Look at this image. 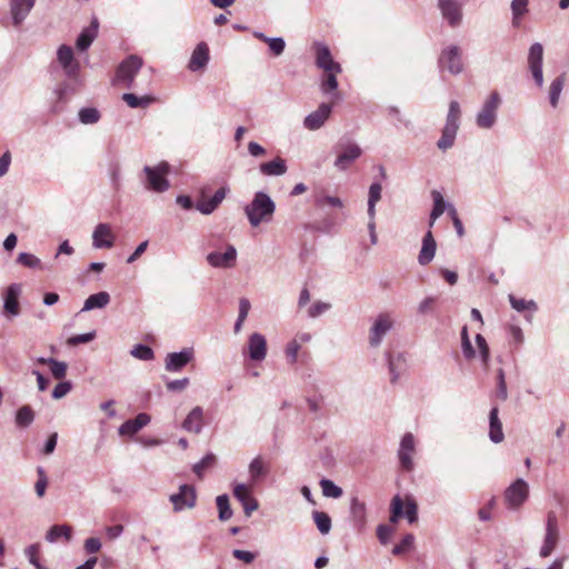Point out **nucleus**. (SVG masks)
I'll use <instances>...</instances> for the list:
<instances>
[{
    "instance_id": "1",
    "label": "nucleus",
    "mask_w": 569,
    "mask_h": 569,
    "mask_svg": "<svg viewBox=\"0 0 569 569\" xmlns=\"http://www.w3.org/2000/svg\"><path fill=\"white\" fill-rule=\"evenodd\" d=\"M274 211V202L269 194L262 191L256 192L252 201L244 208V213L252 227L271 221Z\"/></svg>"
},
{
    "instance_id": "2",
    "label": "nucleus",
    "mask_w": 569,
    "mask_h": 569,
    "mask_svg": "<svg viewBox=\"0 0 569 569\" xmlns=\"http://www.w3.org/2000/svg\"><path fill=\"white\" fill-rule=\"evenodd\" d=\"M460 119V107L456 100H452L449 104V112L447 116V122L442 130V134L438 141V147L441 150H447L453 144L457 131L459 129Z\"/></svg>"
},
{
    "instance_id": "3",
    "label": "nucleus",
    "mask_w": 569,
    "mask_h": 569,
    "mask_svg": "<svg viewBox=\"0 0 569 569\" xmlns=\"http://www.w3.org/2000/svg\"><path fill=\"white\" fill-rule=\"evenodd\" d=\"M170 167L167 162H161L156 167H144L147 176V188L154 192H164L169 189L170 183L167 179Z\"/></svg>"
},
{
    "instance_id": "4",
    "label": "nucleus",
    "mask_w": 569,
    "mask_h": 569,
    "mask_svg": "<svg viewBox=\"0 0 569 569\" xmlns=\"http://www.w3.org/2000/svg\"><path fill=\"white\" fill-rule=\"evenodd\" d=\"M559 541L558 518L555 511H549L546 518V533L539 555L542 558L550 557Z\"/></svg>"
},
{
    "instance_id": "5",
    "label": "nucleus",
    "mask_w": 569,
    "mask_h": 569,
    "mask_svg": "<svg viewBox=\"0 0 569 569\" xmlns=\"http://www.w3.org/2000/svg\"><path fill=\"white\" fill-rule=\"evenodd\" d=\"M529 496L528 483L518 479L505 489L503 499L509 508L517 509L522 506Z\"/></svg>"
},
{
    "instance_id": "6",
    "label": "nucleus",
    "mask_w": 569,
    "mask_h": 569,
    "mask_svg": "<svg viewBox=\"0 0 569 569\" xmlns=\"http://www.w3.org/2000/svg\"><path fill=\"white\" fill-rule=\"evenodd\" d=\"M403 506L405 502L400 496H395L391 501V522L397 523L399 519L403 516ZM417 503L412 498L406 499V517L409 523H413L417 521Z\"/></svg>"
},
{
    "instance_id": "7",
    "label": "nucleus",
    "mask_w": 569,
    "mask_h": 569,
    "mask_svg": "<svg viewBox=\"0 0 569 569\" xmlns=\"http://www.w3.org/2000/svg\"><path fill=\"white\" fill-rule=\"evenodd\" d=\"M500 103V96L498 92L490 93V97L486 100L481 111L477 117V124L479 128L489 129L496 121V111Z\"/></svg>"
},
{
    "instance_id": "8",
    "label": "nucleus",
    "mask_w": 569,
    "mask_h": 569,
    "mask_svg": "<svg viewBox=\"0 0 569 569\" xmlns=\"http://www.w3.org/2000/svg\"><path fill=\"white\" fill-rule=\"evenodd\" d=\"M141 64V58H138L137 56H129L118 67L116 80L126 87H130L134 74L140 69Z\"/></svg>"
},
{
    "instance_id": "9",
    "label": "nucleus",
    "mask_w": 569,
    "mask_h": 569,
    "mask_svg": "<svg viewBox=\"0 0 569 569\" xmlns=\"http://www.w3.org/2000/svg\"><path fill=\"white\" fill-rule=\"evenodd\" d=\"M170 501L173 505V511L178 512L184 508H193L197 501V493L194 487L181 486L179 492L170 496Z\"/></svg>"
},
{
    "instance_id": "10",
    "label": "nucleus",
    "mask_w": 569,
    "mask_h": 569,
    "mask_svg": "<svg viewBox=\"0 0 569 569\" xmlns=\"http://www.w3.org/2000/svg\"><path fill=\"white\" fill-rule=\"evenodd\" d=\"M228 193V187H220L214 194L209 198L206 193V189L201 191L200 198L197 200L196 208L202 214H210L216 210Z\"/></svg>"
},
{
    "instance_id": "11",
    "label": "nucleus",
    "mask_w": 569,
    "mask_h": 569,
    "mask_svg": "<svg viewBox=\"0 0 569 569\" xmlns=\"http://www.w3.org/2000/svg\"><path fill=\"white\" fill-rule=\"evenodd\" d=\"M116 234L108 223H98L92 233V244L97 249H111L114 246Z\"/></svg>"
},
{
    "instance_id": "12",
    "label": "nucleus",
    "mask_w": 569,
    "mask_h": 569,
    "mask_svg": "<svg viewBox=\"0 0 569 569\" xmlns=\"http://www.w3.org/2000/svg\"><path fill=\"white\" fill-rule=\"evenodd\" d=\"M316 50V63L318 68L322 69V71H336L341 72V66L339 62L335 61L333 56L331 54L328 47L322 43L315 44Z\"/></svg>"
},
{
    "instance_id": "13",
    "label": "nucleus",
    "mask_w": 569,
    "mask_h": 569,
    "mask_svg": "<svg viewBox=\"0 0 569 569\" xmlns=\"http://www.w3.org/2000/svg\"><path fill=\"white\" fill-rule=\"evenodd\" d=\"M438 7L445 20L452 27L459 26L462 19L461 3L458 0H439Z\"/></svg>"
},
{
    "instance_id": "14",
    "label": "nucleus",
    "mask_w": 569,
    "mask_h": 569,
    "mask_svg": "<svg viewBox=\"0 0 569 569\" xmlns=\"http://www.w3.org/2000/svg\"><path fill=\"white\" fill-rule=\"evenodd\" d=\"M528 63H529V68L531 70V73H532L536 84L538 87H541L543 83L542 69H541L542 47L539 43H535L531 46V48L529 50V56H528Z\"/></svg>"
},
{
    "instance_id": "15",
    "label": "nucleus",
    "mask_w": 569,
    "mask_h": 569,
    "mask_svg": "<svg viewBox=\"0 0 569 569\" xmlns=\"http://www.w3.org/2000/svg\"><path fill=\"white\" fill-rule=\"evenodd\" d=\"M362 153L361 148L356 143H347L342 147L335 161V167L338 170H346L350 163L356 161Z\"/></svg>"
},
{
    "instance_id": "16",
    "label": "nucleus",
    "mask_w": 569,
    "mask_h": 569,
    "mask_svg": "<svg viewBox=\"0 0 569 569\" xmlns=\"http://www.w3.org/2000/svg\"><path fill=\"white\" fill-rule=\"evenodd\" d=\"M330 113L331 104L326 102L321 103L315 112L310 113L305 118V128L311 131L320 129L325 124L326 120L329 118Z\"/></svg>"
},
{
    "instance_id": "17",
    "label": "nucleus",
    "mask_w": 569,
    "mask_h": 569,
    "mask_svg": "<svg viewBox=\"0 0 569 569\" xmlns=\"http://www.w3.org/2000/svg\"><path fill=\"white\" fill-rule=\"evenodd\" d=\"M233 495L242 503L247 516H250L252 511L257 510L258 501L252 496L251 486L237 485L233 489Z\"/></svg>"
},
{
    "instance_id": "18",
    "label": "nucleus",
    "mask_w": 569,
    "mask_h": 569,
    "mask_svg": "<svg viewBox=\"0 0 569 569\" xmlns=\"http://www.w3.org/2000/svg\"><path fill=\"white\" fill-rule=\"evenodd\" d=\"M237 259V250L233 246H227V251L223 253H218V251H212L208 253L207 260L212 267L217 268H229L232 267Z\"/></svg>"
},
{
    "instance_id": "19",
    "label": "nucleus",
    "mask_w": 569,
    "mask_h": 569,
    "mask_svg": "<svg viewBox=\"0 0 569 569\" xmlns=\"http://www.w3.org/2000/svg\"><path fill=\"white\" fill-rule=\"evenodd\" d=\"M34 3L36 0H11L10 13L13 24H21L34 7Z\"/></svg>"
},
{
    "instance_id": "20",
    "label": "nucleus",
    "mask_w": 569,
    "mask_h": 569,
    "mask_svg": "<svg viewBox=\"0 0 569 569\" xmlns=\"http://www.w3.org/2000/svg\"><path fill=\"white\" fill-rule=\"evenodd\" d=\"M439 62L442 69H448L452 74H457L462 70L461 56L456 47L445 50Z\"/></svg>"
},
{
    "instance_id": "21",
    "label": "nucleus",
    "mask_w": 569,
    "mask_h": 569,
    "mask_svg": "<svg viewBox=\"0 0 569 569\" xmlns=\"http://www.w3.org/2000/svg\"><path fill=\"white\" fill-rule=\"evenodd\" d=\"M392 325L393 321L388 315H380L370 330V345L373 347L378 346L382 336L392 328Z\"/></svg>"
},
{
    "instance_id": "22",
    "label": "nucleus",
    "mask_w": 569,
    "mask_h": 569,
    "mask_svg": "<svg viewBox=\"0 0 569 569\" xmlns=\"http://www.w3.org/2000/svg\"><path fill=\"white\" fill-rule=\"evenodd\" d=\"M151 421V416L147 412H139L133 419H129L123 422L119 428L121 436H133L144 426H148Z\"/></svg>"
},
{
    "instance_id": "23",
    "label": "nucleus",
    "mask_w": 569,
    "mask_h": 569,
    "mask_svg": "<svg viewBox=\"0 0 569 569\" xmlns=\"http://www.w3.org/2000/svg\"><path fill=\"white\" fill-rule=\"evenodd\" d=\"M249 357L253 361H262L268 351V345L261 333H251L248 340Z\"/></svg>"
},
{
    "instance_id": "24",
    "label": "nucleus",
    "mask_w": 569,
    "mask_h": 569,
    "mask_svg": "<svg viewBox=\"0 0 569 569\" xmlns=\"http://www.w3.org/2000/svg\"><path fill=\"white\" fill-rule=\"evenodd\" d=\"M193 358V351L191 349H183L180 352L169 353L166 358V370L168 372H178Z\"/></svg>"
},
{
    "instance_id": "25",
    "label": "nucleus",
    "mask_w": 569,
    "mask_h": 569,
    "mask_svg": "<svg viewBox=\"0 0 569 569\" xmlns=\"http://www.w3.org/2000/svg\"><path fill=\"white\" fill-rule=\"evenodd\" d=\"M415 452V440L411 433L403 436L399 449V459L402 468L410 471L413 467L412 453Z\"/></svg>"
},
{
    "instance_id": "26",
    "label": "nucleus",
    "mask_w": 569,
    "mask_h": 569,
    "mask_svg": "<svg viewBox=\"0 0 569 569\" xmlns=\"http://www.w3.org/2000/svg\"><path fill=\"white\" fill-rule=\"evenodd\" d=\"M437 251V242L431 230L427 231L422 238L421 249L418 254V262L422 266L430 263Z\"/></svg>"
},
{
    "instance_id": "27",
    "label": "nucleus",
    "mask_w": 569,
    "mask_h": 569,
    "mask_svg": "<svg viewBox=\"0 0 569 569\" xmlns=\"http://www.w3.org/2000/svg\"><path fill=\"white\" fill-rule=\"evenodd\" d=\"M58 61L64 68L69 77H76L79 70V63L74 61L73 51L70 47L61 46L57 53Z\"/></svg>"
},
{
    "instance_id": "28",
    "label": "nucleus",
    "mask_w": 569,
    "mask_h": 569,
    "mask_svg": "<svg viewBox=\"0 0 569 569\" xmlns=\"http://www.w3.org/2000/svg\"><path fill=\"white\" fill-rule=\"evenodd\" d=\"M209 57V48L207 43L200 42L194 49L187 67H189L191 71H201L206 68Z\"/></svg>"
},
{
    "instance_id": "29",
    "label": "nucleus",
    "mask_w": 569,
    "mask_h": 569,
    "mask_svg": "<svg viewBox=\"0 0 569 569\" xmlns=\"http://www.w3.org/2000/svg\"><path fill=\"white\" fill-rule=\"evenodd\" d=\"M20 295V286L11 284L8 287L6 296H4V311L8 315L17 316L20 312L19 307V298Z\"/></svg>"
},
{
    "instance_id": "30",
    "label": "nucleus",
    "mask_w": 569,
    "mask_h": 569,
    "mask_svg": "<svg viewBox=\"0 0 569 569\" xmlns=\"http://www.w3.org/2000/svg\"><path fill=\"white\" fill-rule=\"evenodd\" d=\"M203 423V411L200 407L194 408L182 421V428L189 432H200Z\"/></svg>"
},
{
    "instance_id": "31",
    "label": "nucleus",
    "mask_w": 569,
    "mask_h": 569,
    "mask_svg": "<svg viewBox=\"0 0 569 569\" xmlns=\"http://www.w3.org/2000/svg\"><path fill=\"white\" fill-rule=\"evenodd\" d=\"M260 173L267 177H279L287 172L286 161L282 158H276L270 162L261 163L259 167Z\"/></svg>"
},
{
    "instance_id": "32",
    "label": "nucleus",
    "mask_w": 569,
    "mask_h": 569,
    "mask_svg": "<svg viewBox=\"0 0 569 569\" xmlns=\"http://www.w3.org/2000/svg\"><path fill=\"white\" fill-rule=\"evenodd\" d=\"M489 437L492 442L499 443L503 440L501 422L498 418V408L493 407L489 413Z\"/></svg>"
},
{
    "instance_id": "33",
    "label": "nucleus",
    "mask_w": 569,
    "mask_h": 569,
    "mask_svg": "<svg viewBox=\"0 0 569 569\" xmlns=\"http://www.w3.org/2000/svg\"><path fill=\"white\" fill-rule=\"evenodd\" d=\"M269 470L268 462H264L260 456H257L249 465L251 481L253 483L257 482L259 478L264 477Z\"/></svg>"
},
{
    "instance_id": "34",
    "label": "nucleus",
    "mask_w": 569,
    "mask_h": 569,
    "mask_svg": "<svg viewBox=\"0 0 569 569\" xmlns=\"http://www.w3.org/2000/svg\"><path fill=\"white\" fill-rule=\"evenodd\" d=\"M110 302V295L108 291H99L98 293L90 295L83 306V310H91L94 308L106 307Z\"/></svg>"
},
{
    "instance_id": "35",
    "label": "nucleus",
    "mask_w": 569,
    "mask_h": 569,
    "mask_svg": "<svg viewBox=\"0 0 569 569\" xmlns=\"http://www.w3.org/2000/svg\"><path fill=\"white\" fill-rule=\"evenodd\" d=\"M60 537H63L67 539V541H70L72 538V527L62 525V526H53L51 527L46 535V539L49 542L57 541Z\"/></svg>"
},
{
    "instance_id": "36",
    "label": "nucleus",
    "mask_w": 569,
    "mask_h": 569,
    "mask_svg": "<svg viewBox=\"0 0 569 569\" xmlns=\"http://www.w3.org/2000/svg\"><path fill=\"white\" fill-rule=\"evenodd\" d=\"M432 198L435 201V207L431 211V216H429V227H433L436 220L440 218L446 210V203L440 191L433 190Z\"/></svg>"
},
{
    "instance_id": "37",
    "label": "nucleus",
    "mask_w": 569,
    "mask_h": 569,
    "mask_svg": "<svg viewBox=\"0 0 569 569\" xmlns=\"http://www.w3.org/2000/svg\"><path fill=\"white\" fill-rule=\"evenodd\" d=\"M565 83H566L565 74H561L551 81V87H549V102H551V104L553 107L558 106V101L560 99V94L563 90Z\"/></svg>"
},
{
    "instance_id": "38",
    "label": "nucleus",
    "mask_w": 569,
    "mask_h": 569,
    "mask_svg": "<svg viewBox=\"0 0 569 569\" xmlns=\"http://www.w3.org/2000/svg\"><path fill=\"white\" fill-rule=\"evenodd\" d=\"M34 420V411L30 406L21 407L16 412V423L20 428L29 427Z\"/></svg>"
},
{
    "instance_id": "39",
    "label": "nucleus",
    "mask_w": 569,
    "mask_h": 569,
    "mask_svg": "<svg viewBox=\"0 0 569 569\" xmlns=\"http://www.w3.org/2000/svg\"><path fill=\"white\" fill-rule=\"evenodd\" d=\"M216 503L218 508V517L220 521H228L232 517V509L230 507V501L226 495H220L216 498Z\"/></svg>"
},
{
    "instance_id": "40",
    "label": "nucleus",
    "mask_w": 569,
    "mask_h": 569,
    "mask_svg": "<svg viewBox=\"0 0 569 569\" xmlns=\"http://www.w3.org/2000/svg\"><path fill=\"white\" fill-rule=\"evenodd\" d=\"M122 99L127 102L130 108H146L154 101L152 96H141L138 98L134 93H124Z\"/></svg>"
},
{
    "instance_id": "41",
    "label": "nucleus",
    "mask_w": 569,
    "mask_h": 569,
    "mask_svg": "<svg viewBox=\"0 0 569 569\" xmlns=\"http://www.w3.org/2000/svg\"><path fill=\"white\" fill-rule=\"evenodd\" d=\"M340 72L325 71L321 79V89L325 93H330L337 90L338 81L337 76Z\"/></svg>"
},
{
    "instance_id": "42",
    "label": "nucleus",
    "mask_w": 569,
    "mask_h": 569,
    "mask_svg": "<svg viewBox=\"0 0 569 569\" xmlns=\"http://www.w3.org/2000/svg\"><path fill=\"white\" fill-rule=\"evenodd\" d=\"M381 198V186L375 182L369 188L368 216L375 217V206Z\"/></svg>"
},
{
    "instance_id": "43",
    "label": "nucleus",
    "mask_w": 569,
    "mask_h": 569,
    "mask_svg": "<svg viewBox=\"0 0 569 569\" xmlns=\"http://www.w3.org/2000/svg\"><path fill=\"white\" fill-rule=\"evenodd\" d=\"M509 302H511L512 307L518 311H535L537 309V305L532 300H526L523 298H517L516 296H509Z\"/></svg>"
},
{
    "instance_id": "44",
    "label": "nucleus",
    "mask_w": 569,
    "mask_h": 569,
    "mask_svg": "<svg viewBox=\"0 0 569 569\" xmlns=\"http://www.w3.org/2000/svg\"><path fill=\"white\" fill-rule=\"evenodd\" d=\"M79 119L83 124H93L99 121L100 113L96 108H82L79 111Z\"/></svg>"
},
{
    "instance_id": "45",
    "label": "nucleus",
    "mask_w": 569,
    "mask_h": 569,
    "mask_svg": "<svg viewBox=\"0 0 569 569\" xmlns=\"http://www.w3.org/2000/svg\"><path fill=\"white\" fill-rule=\"evenodd\" d=\"M131 356L139 360H152L154 358V352L151 347L146 345H137L131 350Z\"/></svg>"
},
{
    "instance_id": "46",
    "label": "nucleus",
    "mask_w": 569,
    "mask_h": 569,
    "mask_svg": "<svg viewBox=\"0 0 569 569\" xmlns=\"http://www.w3.org/2000/svg\"><path fill=\"white\" fill-rule=\"evenodd\" d=\"M313 518L318 530L322 533H328L331 528L330 517L326 512L315 511Z\"/></svg>"
},
{
    "instance_id": "47",
    "label": "nucleus",
    "mask_w": 569,
    "mask_h": 569,
    "mask_svg": "<svg viewBox=\"0 0 569 569\" xmlns=\"http://www.w3.org/2000/svg\"><path fill=\"white\" fill-rule=\"evenodd\" d=\"M351 512L358 522L363 523L366 520V503L355 497L351 502Z\"/></svg>"
},
{
    "instance_id": "48",
    "label": "nucleus",
    "mask_w": 569,
    "mask_h": 569,
    "mask_svg": "<svg viewBox=\"0 0 569 569\" xmlns=\"http://www.w3.org/2000/svg\"><path fill=\"white\" fill-rule=\"evenodd\" d=\"M17 261L28 268H42L41 260L33 253H20L18 254Z\"/></svg>"
},
{
    "instance_id": "49",
    "label": "nucleus",
    "mask_w": 569,
    "mask_h": 569,
    "mask_svg": "<svg viewBox=\"0 0 569 569\" xmlns=\"http://www.w3.org/2000/svg\"><path fill=\"white\" fill-rule=\"evenodd\" d=\"M461 349L465 358L472 359L476 356V351L473 349L472 343L470 342V338L467 335L466 327L461 330Z\"/></svg>"
},
{
    "instance_id": "50",
    "label": "nucleus",
    "mask_w": 569,
    "mask_h": 569,
    "mask_svg": "<svg viewBox=\"0 0 569 569\" xmlns=\"http://www.w3.org/2000/svg\"><path fill=\"white\" fill-rule=\"evenodd\" d=\"M413 539H415L413 535H411V533L406 535L402 538V540L398 545L395 546L392 553L395 556H401V555L408 552L413 545Z\"/></svg>"
},
{
    "instance_id": "51",
    "label": "nucleus",
    "mask_w": 569,
    "mask_h": 569,
    "mask_svg": "<svg viewBox=\"0 0 569 569\" xmlns=\"http://www.w3.org/2000/svg\"><path fill=\"white\" fill-rule=\"evenodd\" d=\"M216 462V457L212 453L206 455L200 462L196 463L193 467L194 473H197L198 477H202L206 469L212 467Z\"/></svg>"
},
{
    "instance_id": "52",
    "label": "nucleus",
    "mask_w": 569,
    "mask_h": 569,
    "mask_svg": "<svg viewBox=\"0 0 569 569\" xmlns=\"http://www.w3.org/2000/svg\"><path fill=\"white\" fill-rule=\"evenodd\" d=\"M249 310H250V302L248 299L246 298H241L240 299V305H239V317H238V321L236 323V327H234V331L236 332H240L241 330V327H242V323L244 322L248 313H249Z\"/></svg>"
},
{
    "instance_id": "53",
    "label": "nucleus",
    "mask_w": 569,
    "mask_h": 569,
    "mask_svg": "<svg viewBox=\"0 0 569 569\" xmlns=\"http://www.w3.org/2000/svg\"><path fill=\"white\" fill-rule=\"evenodd\" d=\"M320 486L323 495L327 497L338 498L342 495V489L337 487L331 480L323 479Z\"/></svg>"
},
{
    "instance_id": "54",
    "label": "nucleus",
    "mask_w": 569,
    "mask_h": 569,
    "mask_svg": "<svg viewBox=\"0 0 569 569\" xmlns=\"http://www.w3.org/2000/svg\"><path fill=\"white\" fill-rule=\"evenodd\" d=\"M263 42L269 44L270 51L274 56H280L284 50L283 38H260Z\"/></svg>"
},
{
    "instance_id": "55",
    "label": "nucleus",
    "mask_w": 569,
    "mask_h": 569,
    "mask_svg": "<svg viewBox=\"0 0 569 569\" xmlns=\"http://www.w3.org/2000/svg\"><path fill=\"white\" fill-rule=\"evenodd\" d=\"M496 397L505 401L507 399V387L505 381V373L501 369H498L497 371V391Z\"/></svg>"
},
{
    "instance_id": "56",
    "label": "nucleus",
    "mask_w": 569,
    "mask_h": 569,
    "mask_svg": "<svg viewBox=\"0 0 569 569\" xmlns=\"http://www.w3.org/2000/svg\"><path fill=\"white\" fill-rule=\"evenodd\" d=\"M38 481L36 482V492L39 497H43L48 487V479L46 476V471L43 468L39 467L38 470Z\"/></svg>"
},
{
    "instance_id": "57",
    "label": "nucleus",
    "mask_w": 569,
    "mask_h": 569,
    "mask_svg": "<svg viewBox=\"0 0 569 569\" xmlns=\"http://www.w3.org/2000/svg\"><path fill=\"white\" fill-rule=\"evenodd\" d=\"M49 368L56 379H62L68 370V366L64 362H60L54 359L53 361H49Z\"/></svg>"
},
{
    "instance_id": "58",
    "label": "nucleus",
    "mask_w": 569,
    "mask_h": 569,
    "mask_svg": "<svg viewBox=\"0 0 569 569\" xmlns=\"http://www.w3.org/2000/svg\"><path fill=\"white\" fill-rule=\"evenodd\" d=\"M39 553L40 546L38 543L31 545L24 549V555L29 558V561L37 567V569H42L39 563Z\"/></svg>"
},
{
    "instance_id": "59",
    "label": "nucleus",
    "mask_w": 569,
    "mask_h": 569,
    "mask_svg": "<svg viewBox=\"0 0 569 569\" xmlns=\"http://www.w3.org/2000/svg\"><path fill=\"white\" fill-rule=\"evenodd\" d=\"M316 204L318 207H336V208H342V201L337 197H330V196H318L316 198Z\"/></svg>"
},
{
    "instance_id": "60",
    "label": "nucleus",
    "mask_w": 569,
    "mask_h": 569,
    "mask_svg": "<svg viewBox=\"0 0 569 569\" xmlns=\"http://www.w3.org/2000/svg\"><path fill=\"white\" fill-rule=\"evenodd\" d=\"M72 389V385L70 381H61L59 382L53 391H52V398L53 399H61L62 397H66Z\"/></svg>"
},
{
    "instance_id": "61",
    "label": "nucleus",
    "mask_w": 569,
    "mask_h": 569,
    "mask_svg": "<svg viewBox=\"0 0 569 569\" xmlns=\"http://www.w3.org/2000/svg\"><path fill=\"white\" fill-rule=\"evenodd\" d=\"M300 349V343L297 339L291 340L286 348L287 359L291 365L297 361L298 351Z\"/></svg>"
},
{
    "instance_id": "62",
    "label": "nucleus",
    "mask_w": 569,
    "mask_h": 569,
    "mask_svg": "<svg viewBox=\"0 0 569 569\" xmlns=\"http://www.w3.org/2000/svg\"><path fill=\"white\" fill-rule=\"evenodd\" d=\"M528 2L529 0H512L511 10L515 19L527 12Z\"/></svg>"
},
{
    "instance_id": "63",
    "label": "nucleus",
    "mask_w": 569,
    "mask_h": 569,
    "mask_svg": "<svg viewBox=\"0 0 569 569\" xmlns=\"http://www.w3.org/2000/svg\"><path fill=\"white\" fill-rule=\"evenodd\" d=\"M93 338H94L93 331H91L90 333L76 335V336H72V337H70L68 339V343L70 346H77V345H80V343L89 342Z\"/></svg>"
},
{
    "instance_id": "64",
    "label": "nucleus",
    "mask_w": 569,
    "mask_h": 569,
    "mask_svg": "<svg viewBox=\"0 0 569 569\" xmlns=\"http://www.w3.org/2000/svg\"><path fill=\"white\" fill-rule=\"evenodd\" d=\"M393 533V529L389 526H379L377 528V537L381 543H387V541L390 539V537Z\"/></svg>"
}]
</instances>
